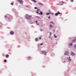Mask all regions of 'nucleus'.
Masks as SVG:
<instances>
[{
  "label": "nucleus",
  "instance_id": "obj_23",
  "mask_svg": "<svg viewBox=\"0 0 76 76\" xmlns=\"http://www.w3.org/2000/svg\"><path fill=\"white\" fill-rule=\"evenodd\" d=\"M11 5H12V6H13V3H11Z\"/></svg>",
  "mask_w": 76,
  "mask_h": 76
},
{
  "label": "nucleus",
  "instance_id": "obj_5",
  "mask_svg": "<svg viewBox=\"0 0 76 76\" xmlns=\"http://www.w3.org/2000/svg\"><path fill=\"white\" fill-rule=\"evenodd\" d=\"M60 14V12H59V11H58L57 13H55V15L56 16H58V15Z\"/></svg>",
  "mask_w": 76,
  "mask_h": 76
},
{
  "label": "nucleus",
  "instance_id": "obj_15",
  "mask_svg": "<svg viewBox=\"0 0 76 76\" xmlns=\"http://www.w3.org/2000/svg\"><path fill=\"white\" fill-rule=\"evenodd\" d=\"M50 23H53V25H54V23H53V22H52V21H51L50 22Z\"/></svg>",
  "mask_w": 76,
  "mask_h": 76
},
{
  "label": "nucleus",
  "instance_id": "obj_40",
  "mask_svg": "<svg viewBox=\"0 0 76 76\" xmlns=\"http://www.w3.org/2000/svg\"><path fill=\"white\" fill-rule=\"evenodd\" d=\"M62 4H61V5H62Z\"/></svg>",
  "mask_w": 76,
  "mask_h": 76
},
{
  "label": "nucleus",
  "instance_id": "obj_12",
  "mask_svg": "<svg viewBox=\"0 0 76 76\" xmlns=\"http://www.w3.org/2000/svg\"><path fill=\"white\" fill-rule=\"evenodd\" d=\"M10 34L11 35H13L14 34V32L13 31H11L10 32Z\"/></svg>",
  "mask_w": 76,
  "mask_h": 76
},
{
  "label": "nucleus",
  "instance_id": "obj_10",
  "mask_svg": "<svg viewBox=\"0 0 76 76\" xmlns=\"http://www.w3.org/2000/svg\"><path fill=\"white\" fill-rule=\"evenodd\" d=\"M70 58V57H69V58H68L69 60V61H71V60Z\"/></svg>",
  "mask_w": 76,
  "mask_h": 76
},
{
  "label": "nucleus",
  "instance_id": "obj_30",
  "mask_svg": "<svg viewBox=\"0 0 76 76\" xmlns=\"http://www.w3.org/2000/svg\"><path fill=\"white\" fill-rule=\"evenodd\" d=\"M72 2H73V0H71Z\"/></svg>",
  "mask_w": 76,
  "mask_h": 76
},
{
  "label": "nucleus",
  "instance_id": "obj_17",
  "mask_svg": "<svg viewBox=\"0 0 76 76\" xmlns=\"http://www.w3.org/2000/svg\"><path fill=\"white\" fill-rule=\"evenodd\" d=\"M31 0L33 1H34V2L35 3H37V1H35V0Z\"/></svg>",
  "mask_w": 76,
  "mask_h": 76
},
{
  "label": "nucleus",
  "instance_id": "obj_41",
  "mask_svg": "<svg viewBox=\"0 0 76 76\" xmlns=\"http://www.w3.org/2000/svg\"><path fill=\"white\" fill-rule=\"evenodd\" d=\"M64 62H65V61H64Z\"/></svg>",
  "mask_w": 76,
  "mask_h": 76
},
{
  "label": "nucleus",
  "instance_id": "obj_4",
  "mask_svg": "<svg viewBox=\"0 0 76 76\" xmlns=\"http://www.w3.org/2000/svg\"><path fill=\"white\" fill-rule=\"evenodd\" d=\"M42 53L43 54H44V55H45V56H46L47 52L45 51H42Z\"/></svg>",
  "mask_w": 76,
  "mask_h": 76
},
{
  "label": "nucleus",
  "instance_id": "obj_1",
  "mask_svg": "<svg viewBox=\"0 0 76 76\" xmlns=\"http://www.w3.org/2000/svg\"><path fill=\"white\" fill-rule=\"evenodd\" d=\"M32 16V15H30L29 16V15H26V19H31V17Z\"/></svg>",
  "mask_w": 76,
  "mask_h": 76
},
{
  "label": "nucleus",
  "instance_id": "obj_34",
  "mask_svg": "<svg viewBox=\"0 0 76 76\" xmlns=\"http://www.w3.org/2000/svg\"><path fill=\"white\" fill-rule=\"evenodd\" d=\"M39 39H41V37H40V38H39Z\"/></svg>",
  "mask_w": 76,
  "mask_h": 76
},
{
  "label": "nucleus",
  "instance_id": "obj_11",
  "mask_svg": "<svg viewBox=\"0 0 76 76\" xmlns=\"http://www.w3.org/2000/svg\"><path fill=\"white\" fill-rule=\"evenodd\" d=\"M36 24L37 25H39V23H38V21H36Z\"/></svg>",
  "mask_w": 76,
  "mask_h": 76
},
{
  "label": "nucleus",
  "instance_id": "obj_35",
  "mask_svg": "<svg viewBox=\"0 0 76 76\" xmlns=\"http://www.w3.org/2000/svg\"><path fill=\"white\" fill-rule=\"evenodd\" d=\"M37 18H39V17H38V16H37Z\"/></svg>",
  "mask_w": 76,
  "mask_h": 76
},
{
  "label": "nucleus",
  "instance_id": "obj_33",
  "mask_svg": "<svg viewBox=\"0 0 76 76\" xmlns=\"http://www.w3.org/2000/svg\"><path fill=\"white\" fill-rule=\"evenodd\" d=\"M50 14L49 12H48V15H50Z\"/></svg>",
  "mask_w": 76,
  "mask_h": 76
},
{
  "label": "nucleus",
  "instance_id": "obj_9",
  "mask_svg": "<svg viewBox=\"0 0 76 76\" xmlns=\"http://www.w3.org/2000/svg\"><path fill=\"white\" fill-rule=\"evenodd\" d=\"M75 53H73V52H72L71 53V55L72 56H75Z\"/></svg>",
  "mask_w": 76,
  "mask_h": 76
},
{
  "label": "nucleus",
  "instance_id": "obj_25",
  "mask_svg": "<svg viewBox=\"0 0 76 76\" xmlns=\"http://www.w3.org/2000/svg\"><path fill=\"white\" fill-rule=\"evenodd\" d=\"M34 9H37L38 8H37V7H35Z\"/></svg>",
  "mask_w": 76,
  "mask_h": 76
},
{
  "label": "nucleus",
  "instance_id": "obj_22",
  "mask_svg": "<svg viewBox=\"0 0 76 76\" xmlns=\"http://www.w3.org/2000/svg\"><path fill=\"white\" fill-rule=\"evenodd\" d=\"M49 13H50V14H52L51 12H50V10H49Z\"/></svg>",
  "mask_w": 76,
  "mask_h": 76
},
{
  "label": "nucleus",
  "instance_id": "obj_39",
  "mask_svg": "<svg viewBox=\"0 0 76 76\" xmlns=\"http://www.w3.org/2000/svg\"><path fill=\"white\" fill-rule=\"evenodd\" d=\"M49 38H50V37H49Z\"/></svg>",
  "mask_w": 76,
  "mask_h": 76
},
{
  "label": "nucleus",
  "instance_id": "obj_37",
  "mask_svg": "<svg viewBox=\"0 0 76 76\" xmlns=\"http://www.w3.org/2000/svg\"><path fill=\"white\" fill-rule=\"evenodd\" d=\"M53 31H55V30H53Z\"/></svg>",
  "mask_w": 76,
  "mask_h": 76
},
{
  "label": "nucleus",
  "instance_id": "obj_26",
  "mask_svg": "<svg viewBox=\"0 0 76 76\" xmlns=\"http://www.w3.org/2000/svg\"><path fill=\"white\" fill-rule=\"evenodd\" d=\"M62 2L64 4V2L63 1H62Z\"/></svg>",
  "mask_w": 76,
  "mask_h": 76
},
{
  "label": "nucleus",
  "instance_id": "obj_13",
  "mask_svg": "<svg viewBox=\"0 0 76 76\" xmlns=\"http://www.w3.org/2000/svg\"><path fill=\"white\" fill-rule=\"evenodd\" d=\"M9 55L8 54H7L6 56V57L7 58H9Z\"/></svg>",
  "mask_w": 76,
  "mask_h": 76
},
{
  "label": "nucleus",
  "instance_id": "obj_18",
  "mask_svg": "<svg viewBox=\"0 0 76 76\" xmlns=\"http://www.w3.org/2000/svg\"><path fill=\"white\" fill-rule=\"evenodd\" d=\"M35 41H38V38H36V39H35Z\"/></svg>",
  "mask_w": 76,
  "mask_h": 76
},
{
  "label": "nucleus",
  "instance_id": "obj_38",
  "mask_svg": "<svg viewBox=\"0 0 76 76\" xmlns=\"http://www.w3.org/2000/svg\"><path fill=\"white\" fill-rule=\"evenodd\" d=\"M43 31L42 30H41V31Z\"/></svg>",
  "mask_w": 76,
  "mask_h": 76
},
{
  "label": "nucleus",
  "instance_id": "obj_7",
  "mask_svg": "<svg viewBox=\"0 0 76 76\" xmlns=\"http://www.w3.org/2000/svg\"><path fill=\"white\" fill-rule=\"evenodd\" d=\"M39 4L40 6H43V4L41 3H38Z\"/></svg>",
  "mask_w": 76,
  "mask_h": 76
},
{
  "label": "nucleus",
  "instance_id": "obj_29",
  "mask_svg": "<svg viewBox=\"0 0 76 76\" xmlns=\"http://www.w3.org/2000/svg\"><path fill=\"white\" fill-rule=\"evenodd\" d=\"M43 45V43L41 44L40 45Z\"/></svg>",
  "mask_w": 76,
  "mask_h": 76
},
{
  "label": "nucleus",
  "instance_id": "obj_32",
  "mask_svg": "<svg viewBox=\"0 0 76 76\" xmlns=\"http://www.w3.org/2000/svg\"><path fill=\"white\" fill-rule=\"evenodd\" d=\"M46 15H48V13H46Z\"/></svg>",
  "mask_w": 76,
  "mask_h": 76
},
{
  "label": "nucleus",
  "instance_id": "obj_24",
  "mask_svg": "<svg viewBox=\"0 0 76 76\" xmlns=\"http://www.w3.org/2000/svg\"><path fill=\"white\" fill-rule=\"evenodd\" d=\"M4 62H7V60H4Z\"/></svg>",
  "mask_w": 76,
  "mask_h": 76
},
{
  "label": "nucleus",
  "instance_id": "obj_2",
  "mask_svg": "<svg viewBox=\"0 0 76 76\" xmlns=\"http://www.w3.org/2000/svg\"><path fill=\"white\" fill-rule=\"evenodd\" d=\"M39 10H40L38 9L37 10V12L36 13H38V15H42V14H43V13H42V11H40V12L39 13Z\"/></svg>",
  "mask_w": 76,
  "mask_h": 76
},
{
  "label": "nucleus",
  "instance_id": "obj_21",
  "mask_svg": "<svg viewBox=\"0 0 76 76\" xmlns=\"http://www.w3.org/2000/svg\"><path fill=\"white\" fill-rule=\"evenodd\" d=\"M54 36L55 37V38H57V36H56V35L55 34H54Z\"/></svg>",
  "mask_w": 76,
  "mask_h": 76
},
{
  "label": "nucleus",
  "instance_id": "obj_27",
  "mask_svg": "<svg viewBox=\"0 0 76 76\" xmlns=\"http://www.w3.org/2000/svg\"><path fill=\"white\" fill-rule=\"evenodd\" d=\"M51 16H49V17H48V18L49 19H50V18H51Z\"/></svg>",
  "mask_w": 76,
  "mask_h": 76
},
{
  "label": "nucleus",
  "instance_id": "obj_16",
  "mask_svg": "<svg viewBox=\"0 0 76 76\" xmlns=\"http://www.w3.org/2000/svg\"><path fill=\"white\" fill-rule=\"evenodd\" d=\"M74 48H75V49H76V45H75L74 46Z\"/></svg>",
  "mask_w": 76,
  "mask_h": 76
},
{
  "label": "nucleus",
  "instance_id": "obj_28",
  "mask_svg": "<svg viewBox=\"0 0 76 76\" xmlns=\"http://www.w3.org/2000/svg\"><path fill=\"white\" fill-rule=\"evenodd\" d=\"M5 18H7V16H6V15H5Z\"/></svg>",
  "mask_w": 76,
  "mask_h": 76
},
{
  "label": "nucleus",
  "instance_id": "obj_36",
  "mask_svg": "<svg viewBox=\"0 0 76 76\" xmlns=\"http://www.w3.org/2000/svg\"><path fill=\"white\" fill-rule=\"evenodd\" d=\"M52 15H53L54 14V13H52Z\"/></svg>",
  "mask_w": 76,
  "mask_h": 76
},
{
  "label": "nucleus",
  "instance_id": "obj_8",
  "mask_svg": "<svg viewBox=\"0 0 76 76\" xmlns=\"http://www.w3.org/2000/svg\"><path fill=\"white\" fill-rule=\"evenodd\" d=\"M76 40L75 39H74L72 40V42H76Z\"/></svg>",
  "mask_w": 76,
  "mask_h": 76
},
{
  "label": "nucleus",
  "instance_id": "obj_20",
  "mask_svg": "<svg viewBox=\"0 0 76 76\" xmlns=\"http://www.w3.org/2000/svg\"><path fill=\"white\" fill-rule=\"evenodd\" d=\"M69 45L70 46H72V45H73V44H72V43H70Z\"/></svg>",
  "mask_w": 76,
  "mask_h": 76
},
{
  "label": "nucleus",
  "instance_id": "obj_19",
  "mask_svg": "<svg viewBox=\"0 0 76 76\" xmlns=\"http://www.w3.org/2000/svg\"><path fill=\"white\" fill-rule=\"evenodd\" d=\"M28 60H30V59H31V57L30 56H29L28 57Z\"/></svg>",
  "mask_w": 76,
  "mask_h": 76
},
{
  "label": "nucleus",
  "instance_id": "obj_14",
  "mask_svg": "<svg viewBox=\"0 0 76 76\" xmlns=\"http://www.w3.org/2000/svg\"><path fill=\"white\" fill-rule=\"evenodd\" d=\"M50 28H53V25H52L51 24H50Z\"/></svg>",
  "mask_w": 76,
  "mask_h": 76
},
{
  "label": "nucleus",
  "instance_id": "obj_6",
  "mask_svg": "<svg viewBox=\"0 0 76 76\" xmlns=\"http://www.w3.org/2000/svg\"><path fill=\"white\" fill-rule=\"evenodd\" d=\"M69 54V51H66V52L65 53V55H68Z\"/></svg>",
  "mask_w": 76,
  "mask_h": 76
},
{
  "label": "nucleus",
  "instance_id": "obj_3",
  "mask_svg": "<svg viewBox=\"0 0 76 76\" xmlns=\"http://www.w3.org/2000/svg\"><path fill=\"white\" fill-rule=\"evenodd\" d=\"M18 1H19L20 3L21 4H22L23 3V1L22 0H18Z\"/></svg>",
  "mask_w": 76,
  "mask_h": 76
},
{
  "label": "nucleus",
  "instance_id": "obj_31",
  "mask_svg": "<svg viewBox=\"0 0 76 76\" xmlns=\"http://www.w3.org/2000/svg\"><path fill=\"white\" fill-rule=\"evenodd\" d=\"M50 35H51V32H50Z\"/></svg>",
  "mask_w": 76,
  "mask_h": 76
}]
</instances>
